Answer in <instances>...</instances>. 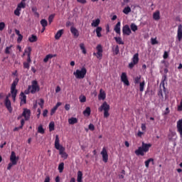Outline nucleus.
Returning <instances> with one entry per match:
<instances>
[{"label": "nucleus", "mask_w": 182, "mask_h": 182, "mask_svg": "<svg viewBox=\"0 0 182 182\" xmlns=\"http://www.w3.org/2000/svg\"><path fill=\"white\" fill-rule=\"evenodd\" d=\"M56 54H48L47 55L45 58L43 59V62H45V63H48V61L49 60V59H52V58H55Z\"/></svg>", "instance_id": "393cba45"}, {"label": "nucleus", "mask_w": 182, "mask_h": 182, "mask_svg": "<svg viewBox=\"0 0 182 182\" xmlns=\"http://www.w3.org/2000/svg\"><path fill=\"white\" fill-rule=\"evenodd\" d=\"M38 133H40L41 134H45V129H43V126H42V125L38 126Z\"/></svg>", "instance_id": "ea45409f"}, {"label": "nucleus", "mask_w": 182, "mask_h": 182, "mask_svg": "<svg viewBox=\"0 0 182 182\" xmlns=\"http://www.w3.org/2000/svg\"><path fill=\"white\" fill-rule=\"evenodd\" d=\"M130 28H131V31H132V32H136V31L139 29V28L137 27V25H136V23H131Z\"/></svg>", "instance_id": "f704fd0d"}, {"label": "nucleus", "mask_w": 182, "mask_h": 182, "mask_svg": "<svg viewBox=\"0 0 182 182\" xmlns=\"http://www.w3.org/2000/svg\"><path fill=\"white\" fill-rule=\"evenodd\" d=\"M5 29V23L1 22L0 23V31H4Z\"/></svg>", "instance_id": "6e6d98bb"}, {"label": "nucleus", "mask_w": 182, "mask_h": 182, "mask_svg": "<svg viewBox=\"0 0 182 182\" xmlns=\"http://www.w3.org/2000/svg\"><path fill=\"white\" fill-rule=\"evenodd\" d=\"M4 105L6 107V109L9 110V112L10 113H12V105L11 103V100H9V99H8V97H6L5 100H4Z\"/></svg>", "instance_id": "9b49d317"}, {"label": "nucleus", "mask_w": 182, "mask_h": 182, "mask_svg": "<svg viewBox=\"0 0 182 182\" xmlns=\"http://www.w3.org/2000/svg\"><path fill=\"white\" fill-rule=\"evenodd\" d=\"M19 82V79L16 78L14 82L11 84V97L14 100V102H15V100H16V95H18V90H16V86L18 85V82Z\"/></svg>", "instance_id": "20e7f679"}, {"label": "nucleus", "mask_w": 182, "mask_h": 182, "mask_svg": "<svg viewBox=\"0 0 182 182\" xmlns=\"http://www.w3.org/2000/svg\"><path fill=\"white\" fill-rule=\"evenodd\" d=\"M49 130L50 132H53V130H55V122H52L49 124Z\"/></svg>", "instance_id": "c03bdc74"}, {"label": "nucleus", "mask_w": 182, "mask_h": 182, "mask_svg": "<svg viewBox=\"0 0 182 182\" xmlns=\"http://www.w3.org/2000/svg\"><path fill=\"white\" fill-rule=\"evenodd\" d=\"M177 38H178V41H179V42L182 39V25L181 24H180L178 26Z\"/></svg>", "instance_id": "ddd939ff"}, {"label": "nucleus", "mask_w": 182, "mask_h": 182, "mask_svg": "<svg viewBox=\"0 0 182 182\" xmlns=\"http://www.w3.org/2000/svg\"><path fill=\"white\" fill-rule=\"evenodd\" d=\"M114 40L119 45H124V42H123V40L120 37H114Z\"/></svg>", "instance_id": "c9c22d12"}, {"label": "nucleus", "mask_w": 182, "mask_h": 182, "mask_svg": "<svg viewBox=\"0 0 182 182\" xmlns=\"http://www.w3.org/2000/svg\"><path fill=\"white\" fill-rule=\"evenodd\" d=\"M43 117H46L48 116V109H45L43 112Z\"/></svg>", "instance_id": "0e129e2a"}, {"label": "nucleus", "mask_w": 182, "mask_h": 182, "mask_svg": "<svg viewBox=\"0 0 182 182\" xmlns=\"http://www.w3.org/2000/svg\"><path fill=\"white\" fill-rule=\"evenodd\" d=\"M94 56H97V59H102L103 54L102 53H93Z\"/></svg>", "instance_id": "a18cd8bd"}, {"label": "nucleus", "mask_w": 182, "mask_h": 182, "mask_svg": "<svg viewBox=\"0 0 182 182\" xmlns=\"http://www.w3.org/2000/svg\"><path fill=\"white\" fill-rule=\"evenodd\" d=\"M55 14H51L49 16L48 22H49L50 25V23H52V22H53V18H55Z\"/></svg>", "instance_id": "09e8293b"}, {"label": "nucleus", "mask_w": 182, "mask_h": 182, "mask_svg": "<svg viewBox=\"0 0 182 182\" xmlns=\"http://www.w3.org/2000/svg\"><path fill=\"white\" fill-rule=\"evenodd\" d=\"M77 2H79V4H86V0H77Z\"/></svg>", "instance_id": "69168bd1"}, {"label": "nucleus", "mask_w": 182, "mask_h": 182, "mask_svg": "<svg viewBox=\"0 0 182 182\" xmlns=\"http://www.w3.org/2000/svg\"><path fill=\"white\" fill-rule=\"evenodd\" d=\"M120 25L121 23L120 21H119L114 26V32H116V33H118L119 35H120Z\"/></svg>", "instance_id": "a878e982"}, {"label": "nucleus", "mask_w": 182, "mask_h": 182, "mask_svg": "<svg viewBox=\"0 0 182 182\" xmlns=\"http://www.w3.org/2000/svg\"><path fill=\"white\" fill-rule=\"evenodd\" d=\"M55 148L56 149V150L59 151V154H60L62 159H64V160H66V159H68V154L65 152V147L60 145L59 135L55 136Z\"/></svg>", "instance_id": "f257e3e1"}, {"label": "nucleus", "mask_w": 182, "mask_h": 182, "mask_svg": "<svg viewBox=\"0 0 182 182\" xmlns=\"http://www.w3.org/2000/svg\"><path fill=\"white\" fill-rule=\"evenodd\" d=\"M44 182H50V177L49 176H46Z\"/></svg>", "instance_id": "680f3d73"}, {"label": "nucleus", "mask_w": 182, "mask_h": 182, "mask_svg": "<svg viewBox=\"0 0 182 182\" xmlns=\"http://www.w3.org/2000/svg\"><path fill=\"white\" fill-rule=\"evenodd\" d=\"M26 6V4L25 3V1H21L20 4H18L17 8L21 11V9H25Z\"/></svg>", "instance_id": "473e14b6"}, {"label": "nucleus", "mask_w": 182, "mask_h": 182, "mask_svg": "<svg viewBox=\"0 0 182 182\" xmlns=\"http://www.w3.org/2000/svg\"><path fill=\"white\" fill-rule=\"evenodd\" d=\"M123 14H124L125 15H129L130 14V12H132V7H130L129 6H127L124 8L123 11H122Z\"/></svg>", "instance_id": "aec40b11"}, {"label": "nucleus", "mask_w": 182, "mask_h": 182, "mask_svg": "<svg viewBox=\"0 0 182 182\" xmlns=\"http://www.w3.org/2000/svg\"><path fill=\"white\" fill-rule=\"evenodd\" d=\"M88 129L91 130V132H93V130H95V125H93V124H90L88 126Z\"/></svg>", "instance_id": "13d9d810"}, {"label": "nucleus", "mask_w": 182, "mask_h": 182, "mask_svg": "<svg viewBox=\"0 0 182 182\" xmlns=\"http://www.w3.org/2000/svg\"><path fill=\"white\" fill-rule=\"evenodd\" d=\"M132 62L129 64V69H133L135 65L139 63V53H135L132 59Z\"/></svg>", "instance_id": "0eeeda50"}, {"label": "nucleus", "mask_w": 182, "mask_h": 182, "mask_svg": "<svg viewBox=\"0 0 182 182\" xmlns=\"http://www.w3.org/2000/svg\"><path fill=\"white\" fill-rule=\"evenodd\" d=\"M97 53H103V47H102V45L100 44L97 45Z\"/></svg>", "instance_id": "de8ad7c7"}, {"label": "nucleus", "mask_w": 182, "mask_h": 182, "mask_svg": "<svg viewBox=\"0 0 182 182\" xmlns=\"http://www.w3.org/2000/svg\"><path fill=\"white\" fill-rule=\"evenodd\" d=\"M14 15H16V16H21V9L16 8L14 11Z\"/></svg>", "instance_id": "8fccbe9b"}, {"label": "nucleus", "mask_w": 182, "mask_h": 182, "mask_svg": "<svg viewBox=\"0 0 182 182\" xmlns=\"http://www.w3.org/2000/svg\"><path fill=\"white\" fill-rule=\"evenodd\" d=\"M83 178V173L81 171H77V181L82 182Z\"/></svg>", "instance_id": "bb28decb"}, {"label": "nucleus", "mask_w": 182, "mask_h": 182, "mask_svg": "<svg viewBox=\"0 0 182 182\" xmlns=\"http://www.w3.org/2000/svg\"><path fill=\"white\" fill-rule=\"evenodd\" d=\"M22 116H23L25 120H29V119L31 117V110H29L28 109H24Z\"/></svg>", "instance_id": "f8f14e48"}, {"label": "nucleus", "mask_w": 182, "mask_h": 182, "mask_svg": "<svg viewBox=\"0 0 182 182\" xmlns=\"http://www.w3.org/2000/svg\"><path fill=\"white\" fill-rule=\"evenodd\" d=\"M91 112L92 110L90 109V108L89 107H87L86 109L83 111V114L86 117H89V116H90Z\"/></svg>", "instance_id": "b1692460"}, {"label": "nucleus", "mask_w": 182, "mask_h": 182, "mask_svg": "<svg viewBox=\"0 0 182 182\" xmlns=\"http://www.w3.org/2000/svg\"><path fill=\"white\" fill-rule=\"evenodd\" d=\"M40 23L43 28H46V26H48V21H46V19H42L40 21Z\"/></svg>", "instance_id": "58836bf2"}, {"label": "nucleus", "mask_w": 182, "mask_h": 182, "mask_svg": "<svg viewBox=\"0 0 182 182\" xmlns=\"http://www.w3.org/2000/svg\"><path fill=\"white\" fill-rule=\"evenodd\" d=\"M99 25H100V18L92 20L91 23V26H92V28H99Z\"/></svg>", "instance_id": "f3484780"}, {"label": "nucleus", "mask_w": 182, "mask_h": 182, "mask_svg": "<svg viewBox=\"0 0 182 182\" xmlns=\"http://www.w3.org/2000/svg\"><path fill=\"white\" fill-rule=\"evenodd\" d=\"M44 104H45V101L43 100V99H40L38 105H39L40 107H41V109H43Z\"/></svg>", "instance_id": "603ef678"}, {"label": "nucleus", "mask_w": 182, "mask_h": 182, "mask_svg": "<svg viewBox=\"0 0 182 182\" xmlns=\"http://www.w3.org/2000/svg\"><path fill=\"white\" fill-rule=\"evenodd\" d=\"M18 160H19V157L16 156L15 151H11V154L10 156L11 162L8 164L7 170H11L14 166H16V164H18Z\"/></svg>", "instance_id": "39448f33"}, {"label": "nucleus", "mask_w": 182, "mask_h": 182, "mask_svg": "<svg viewBox=\"0 0 182 182\" xmlns=\"http://www.w3.org/2000/svg\"><path fill=\"white\" fill-rule=\"evenodd\" d=\"M39 90H41V87L39 86L38 81L34 80L31 82V85H28V89L24 91V93L25 95H29L30 93L35 95V93H37Z\"/></svg>", "instance_id": "f03ea898"}, {"label": "nucleus", "mask_w": 182, "mask_h": 182, "mask_svg": "<svg viewBox=\"0 0 182 182\" xmlns=\"http://www.w3.org/2000/svg\"><path fill=\"white\" fill-rule=\"evenodd\" d=\"M12 45H11L10 46H8L5 49V53L6 55H9V53H11V52H12Z\"/></svg>", "instance_id": "e433bc0d"}, {"label": "nucleus", "mask_w": 182, "mask_h": 182, "mask_svg": "<svg viewBox=\"0 0 182 182\" xmlns=\"http://www.w3.org/2000/svg\"><path fill=\"white\" fill-rule=\"evenodd\" d=\"M56 110H58V108H56L55 107H54L51 109L50 115H51V116H53V114H55Z\"/></svg>", "instance_id": "4d7b16f0"}, {"label": "nucleus", "mask_w": 182, "mask_h": 182, "mask_svg": "<svg viewBox=\"0 0 182 182\" xmlns=\"http://www.w3.org/2000/svg\"><path fill=\"white\" fill-rule=\"evenodd\" d=\"M61 89L59 86H57L55 88V93H59L60 92Z\"/></svg>", "instance_id": "774afa93"}, {"label": "nucleus", "mask_w": 182, "mask_h": 182, "mask_svg": "<svg viewBox=\"0 0 182 182\" xmlns=\"http://www.w3.org/2000/svg\"><path fill=\"white\" fill-rule=\"evenodd\" d=\"M63 35V29L59 30L55 35V39L57 41L60 39V37Z\"/></svg>", "instance_id": "5701e85b"}, {"label": "nucleus", "mask_w": 182, "mask_h": 182, "mask_svg": "<svg viewBox=\"0 0 182 182\" xmlns=\"http://www.w3.org/2000/svg\"><path fill=\"white\" fill-rule=\"evenodd\" d=\"M99 112H104V118L108 119L110 116V105L107 104V102H104L101 106L98 108Z\"/></svg>", "instance_id": "7ed1b4c3"}, {"label": "nucleus", "mask_w": 182, "mask_h": 182, "mask_svg": "<svg viewBox=\"0 0 182 182\" xmlns=\"http://www.w3.org/2000/svg\"><path fill=\"white\" fill-rule=\"evenodd\" d=\"M102 27H97V28L95 29V32L97 38H102Z\"/></svg>", "instance_id": "c756f323"}, {"label": "nucleus", "mask_w": 182, "mask_h": 182, "mask_svg": "<svg viewBox=\"0 0 182 182\" xmlns=\"http://www.w3.org/2000/svg\"><path fill=\"white\" fill-rule=\"evenodd\" d=\"M25 53H27L28 56L31 55V52H32V48L31 47H28L24 50Z\"/></svg>", "instance_id": "49530a36"}, {"label": "nucleus", "mask_w": 182, "mask_h": 182, "mask_svg": "<svg viewBox=\"0 0 182 182\" xmlns=\"http://www.w3.org/2000/svg\"><path fill=\"white\" fill-rule=\"evenodd\" d=\"M153 19H154V21L160 20V11H156L153 14Z\"/></svg>", "instance_id": "412c9836"}, {"label": "nucleus", "mask_w": 182, "mask_h": 182, "mask_svg": "<svg viewBox=\"0 0 182 182\" xmlns=\"http://www.w3.org/2000/svg\"><path fill=\"white\" fill-rule=\"evenodd\" d=\"M151 45H157V43H159V41H157V38H151Z\"/></svg>", "instance_id": "3c124183"}, {"label": "nucleus", "mask_w": 182, "mask_h": 182, "mask_svg": "<svg viewBox=\"0 0 182 182\" xmlns=\"http://www.w3.org/2000/svg\"><path fill=\"white\" fill-rule=\"evenodd\" d=\"M65 110H70V105L66 104L65 105Z\"/></svg>", "instance_id": "e2e57ef3"}, {"label": "nucleus", "mask_w": 182, "mask_h": 182, "mask_svg": "<svg viewBox=\"0 0 182 182\" xmlns=\"http://www.w3.org/2000/svg\"><path fill=\"white\" fill-rule=\"evenodd\" d=\"M70 32L74 36H75V38H77V36H79V31H77V29H76V28L71 27Z\"/></svg>", "instance_id": "4be33fe9"}, {"label": "nucleus", "mask_w": 182, "mask_h": 182, "mask_svg": "<svg viewBox=\"0 0 182 182\" xmlns=\"http://www.w3.org/2000/svg\"><path fill=\"white\" fill-rule=\"evenodd\" d=\"M31 10L33 14H36V12L38 11V9L36 6L31 7Z\"/></svg>", "instance_id": "052dcab7"}, {"label": "nucleus", "mask_w": 182, "mask_h": 182, "mask_svg": "<svg viewBox=\"0 0 182 182\" xmlns=\"http://www.w3.org/2000/svg\"><path fill=\"white\" fill-rule=\"evenodd\" d=\"M150 163H154V159L153 158H150L145 161L144 164L146 168H149Z\"/></svg>", "instance_id": "7c9ffc66"}, {"label": "nucleus", "mask_w": 182, "mask_h": 182, "mask_svg": "<svg viewBox=\"0 0 182 182\" xmlns=\"http://www.w3.org/2000/svg\"><path fill=\"white\" fill-rule=\"evenodd\" d=\"M121 82H124L126 86H129V79L127 78V74L126 73H122L121 75Z\"/></svg>", "instance_id": "1a4fd4ad"}, {"label": "nucleus", "mask_w": 182, "mask_h": 182, "mask_svg": "<svg viewBox=\"0 0 182 182\" xmlns=\"http://www.w3.org/2000/svg\"><path fill=\"white\" fill-rule=\"evenodd\" d=\"M122 33L123 35H127V36L132 34V30L130 29V27L129 26V25L127 24L123 26Z\"/></svg>", "instance_id": "9d476101"}, {"label": "nucleus", "mask_w": 182, "mask_h": 182, "mask_svg": "<svg viewBox=\"0 0 182 182\" xmlns=\"http://www.w3.org/2000/svg\"><path fill=\"white\" fill-rule=\"evenodd\" d=\"M98 99L99 100H105V99H106V92L102 89L100 90V94L98 95Z\"/></svg>", "instance_id": "2eb2a0df"}, {"label": "nucleus", "mask_w": 182, "mask_h": 182, "mask_svg": "<svg viewBox=\"0 0 182 182\" xmlns=\"http://www.w3.org/2000/svg\"><path fill=\"white\" fill-rule=\"evenodd\" d=\"M100 154L102 157V161H104V163H107V161H109V154H107V150L105 147L102 148Z\"/></svg>", "instance_id": "6e6552de"}, {"label": "nucleus", "mask_w": 182, "mask_h": 182, "mask_svg": "<svg viewBox=\"0 0 182 182\" xmlns=\"http://www.w3.org/2000/svg\"><path fill=\"white\" fill-rule=\"evenodd\" d=\"M168 139L169 140L174 141V140L177 139V133H176V132L171 131L168 134Z\"/></svg>", "instance_id": "4468645a"}, {"label": "nucleus", "mask_w": 182, "mask_h": 182, "mask_svg": "<svg viewBox=\"0 0 182 182\" xmlns=\"http://www.w3.org/2000/svg\"><path fill=\"white\" fill-rule=\"evenodd\" d=\"M20 100H21V105H25V103H26V95H25V93L21 92Z\"/></svg>", "instance_id": "a211bd4d"}, {"label": "nucleus", "mask_w": 182, "mask_h": 182, "mask_svg": "<svg viewBox=\"0 0 182 182\" xmlns=\"http://www.w3.org/2000/svg\"><path fill=\"white\" fill-rule=\"evenodd\" d=\"M79 100L80 103H85L86 102V96L82 95L79 97Z\"/></svg>", "instance_id": "79ce46f5"}, {"label": "nucleus", "mask_w": 182, "mask_h": 182, "mask_svg": "<svg viewBox=\"0 0 182 182\" xmlns=\"http://www.w3.org/2000/svg\"><path fill=\"white\" fill-rule=\"evenodd\" d=\"M86 73H87V70H86V68L83 67L80 70H76L73 73V75L75 76L76 79H84L86 76Z\"/></svg>", "instance_id": "423d86ee"}, {"label": "nucleus", "mask_w": 182, "mask_h": 182, "mask_svg": "<svg viewBox=\"0 0 182 182\" xmlns=\"http://www.w3.org/2000/svg\"><path fill=\"white\" fill-rule=\"evenodd\" d=\"M68 123L69 124H76V123H77V119L76 117H71L68 119Z\"/></svg>", "instance_id": "72a5a7b5"}, {"label": "nucleus", "mask_w": 182, "mask_h": 182, "mask_svg": "<svg viewBox=\"0 0 182 182\" xmlns=\"http://www.w3.org/2000/svg\"><path fill=\"white\" fill-rule=\"evenodd\" d=\"M28 41L31 43H33V42H36V41H38V36H36V35L33 34V35H31V36H30L28 38Z\"/></svg>", "instance_id": "2f4dec72"}, {"label": "nucleus", "mask_w": 182, "mask_h": 182, "mask_svg": "<svg viewBox=\"0 0 182 182\" xmlns=\"http://www.w3.org/2000/svg\"><path fill=\"white\" fill-rule=\"evenodd\" d=\"M151 147V144H145L144 142H142L141 148L143 149V151H145V153H147Z\"/></svg>", "instance_id": "dca6fc26"}, {"label": "nucleus", "mask_w": 182, "mask_h": 182, "mask_svg": "<svg viewBox=\"0 0 182 182\" xmlns=\"http://www.w3.org/2000/svg\"><path fill=\"white\" fill-rule=\"evenodd\" d=\"M23 68H24V69L29 70V68H31V65L29 64V63L24 62L23 63Z\"/></svg>", "instance_id": "5fc2aeb1"}, {"label": "nucleus", "mask_w": 182, "mask_h": 182, "mask_svg": "<svg viewBox=\"0 0 182 182\" xmlns=\"http://www.w3.org/2000/svg\"><path fill=\"white\" fill-rule=\"evenodd\" d=\"M164 59H167L168 58V53L167 51H165L163 55Z\"/></svg>", "instance_id": "bf43d9fd"}, {"label": "nucleus", "mask_w": 182, "mask_h": 182, "mask_svg": "<svg viewBox=\"0 0 182 182\" xmlns=\"http://www.w3.org/2000/svg\"><path fill=\"white\" fill-rule=\"evenodd\" d=\"M63 168H65V164L63 162H62L58 165L59 173H63Z\"/></svg>", "instance_id": "4c0bfd02"}, {"label": "nucleus", "mask_w": 182, "mask_h": 182, "mask_svg": "<svg viewBox=\"0 0 182 182\" xmlns=\"http://www.w3.org/2000/svg\"><path fill=\"white\" fill-rule=\"evenodd\" d=\"M18 36V37L17 38V43H21L22 42V39H23V36H22V34H20Z\"/></svg>", "instance_id": "864d4df0"}, {"label": "nucleus", "mask_w": 182, "mask_h": 182, "mask_svg": "<svg viewBox=\"0 0 182 182\" xmlns=\"http://www.w3.org/2000/svg\"><path fill=\"white\" fill-rule=\"evenodd\" d=\"M112 52L114 55H119L120 50L119 48V46H114L112 47Z\"/></svg>", "instance_id": "cd10ccee"}, {"label": "nucleus", "mask_w": 182, "mask_h": 182, "mask_svg": "<svg viewBox=\"0 0 182 182\" xmlns=\"http://www.w3.org/2000/svg\"><path fill=\"white\" fill-rule=\"evenodd\" d=\"M80 49L82 50V53L84 55H86V53H87V51L86 50V47L85 46V43H80Z\"/></svg>", "instance_id": "c85d7f7f"}, {"label": "nucleus", "mask_w": 182, "mask_h": 182, "mask_svg": "<svg viewBox=\"0 0 182 182\" xmlns=\"http://www.w3.org/2000/svg\"><path fill=\"white\" fill-rule=\"evenodd\" d=\"M146 83L144 81H142L141 82H139V90L140 92H144V86Z\"/></svg>", "instance_id": "a19ab883"}, {"label": "nucleus", "mask_w": 182, "mask_h": 182, "mask_svg": "<svg viewBox=\"0 0 182 182\" xmlns=\"http://www.w3.org/2000/svg\"><path fill=\"white\" fill-rule=\"evenodd\" d=\"M144 153L145 151L141 146L139 147L138 149L135 151V154H136V156H144Z\"/></svg>", "instance_id": "6ab92c4d"}, {"label": "nucleus", "mask_w": 182, "mask_h": 182, "mask_svg": "<svg viewBox=\"0 0 182 182\" xmlns=\"http://www.w3.org/2000/svg\"><path fill=\"white\" fill-rule=\"evenodd\" d=\"M140 79H141V76H137L134 78V82L135 83V85H139V83H140Z\"/></svg>", "instance_id": "37998d69"}, {"label": "nucleus", "mask_w": 182, "mask_h": 182, "mask_svg": "<svg viewBox=\"0 0 182 182\" xmlns=\"http://www.w3.org/2000/svg\"><path fill=\"white\" fill-rule=\"evenodd\" d=\"M141 130H143V132H145L146 127V124H141Z\"/></svg>", "instance_id": "338daca9"}]
</instances>
